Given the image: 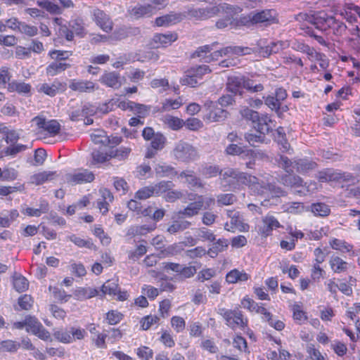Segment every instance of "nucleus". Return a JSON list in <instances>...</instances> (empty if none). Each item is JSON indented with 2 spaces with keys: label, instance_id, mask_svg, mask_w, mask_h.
Here are the masks:
<instances>
[{
  "label": "nucleus",
  "instance_id": "obj_1",
  "mask_svg": "<svg viewBox=\"0 0 360 360\" xmlns=\"http://www.w3.org/2000/svg\"><path fill=\"white\" fill-rule=\"evenodd\" d=\"M240 305L250 313H255L260 315L262 321L266 322L269 326L275 330L281 331L285 328V323L281 320L274 321L273 314L265 307V304L256 302L248 295L244 296L240 300Z\"/></svg>",
  "mask_w": 360,
  "mask_h": 360
},
{
  "label": "nucleus",
  "instance_id": "obj_2",
  "mask_svg": "<svg viewBox=\"0 0 360 360\" xmlns=\"http://www.w3.org/2000/svg\"><path fill=\"white\" fill-rule=\"evenodd\" d=\"M215 6H221L219 12L217 16L224 15V18H219L215 23V26L217 29H224L228 26L231 28H237L238 27L243 26V24L240 23V16L238 18H234V15L240 13L242 8L238 6H233L229 4H219L215 5Z\"/></svg>",
  "mask_w": 360,
  "mask_h": 360
},
{
  "label": "nucleus",
  "instance_id": "obj_3",
  "mask_svg": "<svg viewBox=\"0 0 360 360\" xmlns=\"http://www.w3.org/2000/svg\"><path fill=\"white\" fill-rule=\"evenodd\" d=\"M276 12L274 9H264L253 11L248 15H240V23L243 26L251 27L256 25L268 26L277 22Z\"/></svg>",
  "mask_w": 360,
  "mask_h": 360
},
{
  "label": "nucleus",
  "instance_id": "obj_4",
  "mask_svg": "<svg viewBox=\"0 0 360 360\" xmlns=\"http://www.w3.org/2000/svg\"><path fill=\"white\" fill-rule=\"evenodd\" d=\"M188 199L195 200V202H190L183 210L179 212V214L186 217L198 215L202 209L207 210L215 203V199L212 197L204 198L202 195L193 193L188 195Z\"/></svg>",
  "mask_w": 360,
  "mask_h": 360
},
{
  "label": "nucleus",
  "instance_id": "obj_5",
  "mask_svg": "<svg viewBox=\"0 0 360 360\" xmlns=\"http://www.w3.org/2000/svg\"><path fill=\"white\" fill-rule=\"evenodd\" d=\"M240 113L243 118L252 122L253 127L259 134H266L269 132L271 119L268 114L259 115L258 112L248 107L242 109Z\"/></svg>",
  "mask_w": 360,
  "mask_h": 360
},
{
  "label": "nucleus",
  "instance_id": "obj_6",
  "mask_svg": "<svg viewBox=\"0 0 360 360\" xmlns=\"http://www.w3.org/2000/svg\"><path fill=\"white\" fill-rule=\"evenodd\" d=\"M54 338L63 344L72 343L77 340H82L87 335L84 328L71 326L69 328H59L53 332Z\"/></svg>",
  "mask_w": 360,
  "mask_h": 360
},
{
  "label": "nucleus",
  "instance_id": "obj_7",
  "mask_svg": "<svg viewBox=\"0 0 360 360\" xmlns=\"http://www.w3.org/2000/svg\"><path fill=\"white\" fill-rule=\"evenodd\" d=\"M75 34L83 37L86 34V29L84 20L81 17L72 18L68 21L67 25L58 29V35L64 37L67 41H72Z\"/></svg>",
  "mask_w": 360,
  "mask_h": 360
},
{
  "label": "nucleus",
  "instance_id": "obj_8",
  "mask_svg": "<svg viewBox=\"0 0 360 360\" xmlns=\"http://www.w3.org/2000/svg\"><path fill=\"white\" fill-rule=\"evenodd\" d=\"M221 315L226 324L232 330L240 328L245 330V328H248V319L244 316L243 312L238 308L224 309Z\"/></svg>",
  "mask_w": 360,
  "mask_h": 360
},
{
  "label": "nucleus",
  "instance_id": "obj_9",
  "mask_svg": "<svg viewBox=\"0 0 360 360\" xmlns=\"http://www.w3.org/2000/svg\"><path fill=\"white\" fill-rule=\"evenodd\" d=\"M281 182L285 186L293 188L300 195H306L311 191V186L313 189L316 188L315 181L304 182L303 179L297 175L285 174L281 177Z\"/></svg>",
  "mask_w": 360,
  "mask_h": 360
},
{
  "label": "nucleus",
  "instance_id": "obj_10",
  "mask_svg": "<svg viewBox=\"0 0 360 360\" xmlns=\"http://www.w3.org/2000/svg\"><path fill=\"white\" fill-rule=\"evenodd\" d=\"M333 17V15H329L324 11H319L314 12L311 14L300 13L297 15V19L299 20H305L314 25L316 28L326 31L328 30V26L330 22V20H329L332 19Z\"/></svg>",
  "mask_w": 360,
  "mask_h": 360
},
{
  "label": "nucleus",
  "instance_id": "obj_11",
  "mask_svg": "<svg viewBox=\"0 0 360 360\" xmlns=\"http://www.w3.org/2000/svg\"><path fill=\"white\" fill-rule=\"evenodd\" d=\"M175 158L181 162H190L198 158L196 148L184 141H179L173 149Z\"/></svg>",
  "mask_w": 360,
  "mask_h": 360
},
{
  "label": "nucleus",
  "instance_id": "obj_12",
  "mask_svg": "<svg viewBox=\"0 0 360 360\" xmlns=\"http://www.w3.org/2000/svg\"><path fill=\"white\" fill-rule=\"evenodd\" d=\"M316 178L321 183L330 181H353L354 176L351 173L337 172L333 169H325L319 171Z\"/></svg>",
  "mask_w": 360,
  "mask_h": 360
},
{
  "label": "nucleus",
  "instance_id": "obj_13",
  "mask_svg": "<svg viewBox=\"0 0 360 360\" xmlns=\"http://www.w3.org/2000/svg\"><path fill=\"white\" fill-rule=\"evenodd\" d=\"M32 120L39 133H44L49 136H55L60 133V124L56 120H46L43 117L37 116Z\"/></svg>",
  "mask_w": 360,
  "mask_h": 360
},
{
  "label": "nucleus",
  "instance_id": "obj_14",
  "mask_svg": "<svg viewBox=\"0 0 360 360\" xmlns=\"http://www.w3.org/2000/svg\"><path fill=\"white\" fill-rule=\"evenodd\" d=\"M252 49L248 46H229L221 49L220 50L214 51L210 55V59L206 60V62H210L211 60H218L222 56H244L251 54Z\"/></svg>",
  "mask_w": 360,
  "mask_h": 360
},
{
  "label": "nucleus",
  "instance_id": "obj_15",
  "mask_svg": "<svg viewBox=\"0 0 360 360\" xmlns=\"http://www.w3.org/2000/svg\"><path fill=\"white\" fill-rule=\"evenodd\" d=\"M68 87L71 91L79 94H91L98 89L94 82L77 78L70 79Z\"/></svg>",
  "mask_w": 360,
  "mask_h": 360
},
{
  "label": "nucleus",
  "instance_id": "obj_16",
  "mask_svg": "<svg viewBox=\"0 0 360 360\" xmlns=\"http://www.w3.org/2000/svg\"><path fill=\"white\" fill-rule=\"evenodd\" d=\"M220 7L211 6L205 8H191L186 12V18L194 19L196 20H205L217 15L219 12Z\"/></svg>",
  "mask_w": 360,
  "mask_h": 360
},
{
  "label": "nucleus",
  "instance_id": "obj_17",
  "mask_svg": "<svg viewBox=\"0 0 360 360\" xmlns=\"http://www.w3.org/2000/svg\"><path fill=\"white\" fill-rule=\"evenodd\" d=\"M262 225L258 229V233L262 238H267L272 235L274 230L283 228V225L272 214H267L262 219Z\"/></svg>",
  "mask_w": 360,
  "mask_h": 360
},
{
  "label": "nucleus",
  "instance_id": "obj_18",
  "mask_svg": "<svg viewBox=\"0 0 360 360\" xmlns=\"http://www.w3.org/2000/svg\"><path fill=\"white\" fill-rule=\"evenodd\" d=\"M95 179L94 174L87 169H79L67 175V181L71 185L91 183Z\"/></svg>",
  "mask_w": 360,
  "mask_h": 360
},
{
  "label": "nucleus",
  "instance_id": "obj_19",
  "mask_svg": "<svg viewBox=\"0 0 360 360\" xmlns=\"http://www.w3.org/2000/svg\"><path fill=\"white\" fill-rule=\"evenodd\" d=\"M232 211H229L228 216L231 217L230 225L228 223L224 224V229L230 232H234L238 230L240 232H248L250 225L243 221V219L239 212H236L233 215Z\"/></svg>",
  "mask_w": 360,
  "mask_h": 360
},
{
  "label": "nucleus",
  "instance_id": "obj_20",
  "mask_svg": "<svg viewBox=\"0 0 360 360\" xmlns=\"http://www.w3.org/2000/svg\"><path fill=\"white\" fill-rule=\"evenodd\" d=\"M150 141V146L147 148L145 154V158L148 159L154 158L158 151L165 148L167 141L165 136L161 132H157L155 136Z\"/></svg>",
  "mask_w": 360,
  "mask_h": 360
},
{
  "label": "nucleus",
  "instance_id": "obj_21",
  "mask_svg": "<svg viewBox=\"0 0 360 360\" xmlns=\"http://www.w3.org/2000/svg\"><path fill=\"white\" fill-rule=\"evenodd\" d=\"M339 14L349 23L356 24L357 17L360 18V6L353 2H346L342 5Z\"/></svg>",
  "mask_w": 360,
  "mask_h": 360
},
{
  "label": "nucleus",
  "instance_id": "obj_22",
  "mask_svg": "<svg viewBox=\"0 0 360 360\" xmlns=\"http://www.w3.org/2000/svg\"><path fill=\"white\" fill-rule=\"evenodd\" d=\"M178 39V34L175 32H168L165 34L156 33L153 35L150 45L153 48H165L170 46Z\"/></svg>",
  "mask_w": 360,
  "mask_h": 360
},
{
  "label": "nucleus",
  "instance_id": "obj_23",
  "mask_svg": "<svg viewBox=\"0 0 360 360\" xmlns=\"http://www.w3.org/2000/svg\"><path fill=\"white\" fill-rule=\"evenodd\" d=\"M165 184L166 185V183L158 182L154 185L142 187L135 193L134 197L138 200H146L153 195L160 196V189L164 188Z\"/></svg>",
  "mask_w": 360,
  "mask_h": 360
},
{
  "label": "nucleus",
  "instance_id": "obj_24",
  "mask_svg": "<svg viewBox=\"0 0 360 360\" xmlns=\"http://www.w3.org/2000/svg\"><path fill=\"white\" fill-rule=\"evenodd\" d=\"M153 13V7L150 4H137L127 9L128 15L134 20L149 18Z\"/></svg>",
  "mask_w": 360,
  "mask_h": 360
},
{
  "label": "nucleus",
  "instance_id": "obj_25",
  "mask_svg": "<svg viewBox=\"0 0 360 360\" xmlns=\"http://www.w3.org/2000/svg\"><path fill=\"white\" fill-rule=\"evenodd\" d=\"M93 20L104 32H109L112 31L113 23L109 15L103 10L95 8L92 12Z\"/></svg>",
  "mask_w": 360,
  "mask_h": 360
},
{
  "label": "nucleus",
  "instance_id": "obj_26",
  "mask_svg": "<svg viewBox=\"0 0 360 360\" xmlns=\"http://www.w3.org/2000/svg\"><path fill=\"white\" fill-rule=\"evenodd\" d=\"M207 107L208 112L205 116L207 121L219 122L224 120L227 115V111L218 106V104L212 101H210L205 104Z\"/></svg>",
  "mask_w": 360,
  "mask_h": 360
},
{
  "label": "nucleus",
  "instance_id": "obj_27",
  "mask_svg": "<svg viewBox=\"0 0 360 360\" xmlns=\"http://www.w3.org/2000/svg\"><path fill=\"white\" fill-rule=\"evenodd\" d=\"M186 15L181 13L170 12L155 18V24L158 27H169L182 21Z\"/></svg>",
  "mask_w": 360,
  "mask_h": 360
},
{
  "label": "nucleus",
  "instance_id": "obj_28",
  "mask_svg": "<svg viewBox=\"0 0 360 360\" xmlns=\"http://www.w3.org/2000/svg\"><path fill=\"white\" fill-rule=\"evenodd\" d=\"M99 193L101 198L97 200L96 207L103 215H105L109 212V205L114 200V196L106 188L99 189Z\"/></svg>",
  "mask_w": 360,
  "mask_h": 360
},
{
  "label": "nucleus",
  "instance_id": "obj_29",
  "mask_svg": "<svg viewBox=\"0 0 360 360\" xmlns=\"http://www.w3.org/2000/svg\"><path fill=\"white\" fill-rule=\"evenodd\" d=\"M99 81L103 85L114 89H117L122 86L120 75L115 71H105L101 76Z\"/></svg>",
  "mask_w": 360,
  "mask_h": 360
},
{
  "label": "nucleus",
  "instance_id": "obj_30",
  "mask_svg": "<svg viewBox=\"0 0 360 360\" xmlns=\"http://www.w3.org/2000/svg\"><path fill=\"white\" fill-rule=\"evenodd\" d=\"M65 89V84L58 79H55L51 84L42 83L37 87L39 93L44 94L51 97L55 96L59 90L64 91Z\"/></svg>",
  "mask_w": 360,
  "mask_h": 360
},
{
  "label": "nucleus",
  "instance_id": "obj_31",
  "mask_svg": "<svg viewBox=\"0 0 360 360\" xmlns=\"http://www.w3.org/2000/svg\"><path fill=\"white\" fill-rule=\"evenodd\" d=\"M160 182L166 183L164 188L160 189L161 195L167 202H173L182 197V193L178 190H174V184L171 181H161Z\"/></svg>",
  "mask_w": 360,
  "mask_h": 360
},
{
  "label": "nucleus",
  "instance_id": "obj_32",
  "mask_svg": "<svg viewBox=\"0 0 360 360\" xmlns=\"http://www.w3.org/2000/svg\"><path fill=\"white\" fill-rule=\"evenodd\" d=\"M98 292L94 288L77 287L73 290L72 297L76 300L82 301L98 295Z\"/></svg>",
  "mask_w": 360,
  "mask_h": 360
},
{
  "label": "nucleus",
  "instance_id": "obj_33",
  "mask_svg": "<svg viewBox=\"0 0 360 360\" xmlns=\"http://www.w3.org/2000/svg\"><path fill=\"white\" fill-rule=\"evenodd\" d=\"M238 172V171L231 168L224 170L221 177L222 186L228 187L229 189L236 188Z\"/></svg>",
  "mask_w": 360,
  "mask_h": 360
},
{
  "label": "nucleus",
  "instance_id": "obj_34",
  "mask_svg": "<svg viewBox=\"0 0 360 360\" xmlns=\"http://www.w3.org/2000/svg\"><path fill=\"white\" fill-rule=\"evenodd\" d=\"M251 276L245 271H240L238 269H233L229 271L225 276L226 283L234 284L238 282H245L250 279Z\"/></svg>",
  "mask_w": 360,
  "mask_h": 360
},
{
  "label": "nucleus",
  "instance_id": "obj_35",
  "mask_svg": "<svg viewBox=\"0 0 360 360\" xmlns=\"http://www.w3.org/2000/svg\"><path fill=\"white\" fill-rule=\"evenodd\" d=\"M7 89L8 91L11 93L16 92L19 94L29 96L31 93L32 86L24 82L13 80L8 82Z\"/></svg>",
  "mask_w": 360,
  "mask_h": 360
},
{
  "label": "nucleus",
  "instance_id": "obj_36",
  "mask_svg": "<svg viewBox=\"0 0 360 360\" xmlns=\"http://www.w3.org/2000/svg\"><path fill=\"white\" fill-rule=\"evenodd\" d=\"M71 65L65 62L53 61L50 63L46 68V75L48 77L56 76L67 69L70 68Z\"/></svg>",
  "mask_w": 360,
  "mask_h": 360
},
{
  "label": "nucleus",
  "instance_id": "obj_37",
  "mask_svg": "<svg viewBox=\"0 0 360 360\" xmlns=\"http://www.w3.org/2000/svg\"><path fill=\"white\" fill-rule=\"evenodd\" d=\"M330 20V22L328 26V30H331L333 35L337 37H341L347 34V27L345 22L336 19L334 16Z\"/></svg>",
  "mask_w": 360,
  "mask_h": 360
},
{
  "label": "nucleus",
  "instance_id": "obj_38",
  "mask_svg": "<svg viewBox=\"0 0 360 360\" xmlns=\"http://www.w3.org/2000/svg\"><path fill=\"white\" fill-rule=\"evenodd\" d=\"M330 247L342 254L349 253L353 250L354 246L352 244L347 243L345 240L333 238L329 240Z\"/></svg>",
  "mask_w": 360,
  "mask_h": 360
},
{
  "label": "nucleus",
  "instance_id": "obj_39",
  "mask_svg": "<svg viewBox=\"0 0 360 360\" xmlns=\"http://www.w3.org/2000/svg\"><path fill=\"white\" fill-rule=\"evenodd\" d=\"M68 239L73 243L78 248H85L89 250H96L97 249L96 245L94 243L91 238H82L76 234H71L68 236Z\"/></svg>",
  "mask_w": 360,
  "mask_h": 360
},
{
  "label": "nucleus",
  "instance_id": "obj_40",
  "mask_svg": "<svg viewBox=\"0 0 360 360\" xmlns=\"http://www.w3.org/2000/svg\"><path fill=\"white\" fill-rule=\"evenodd\" d=\"M244 76H231L228 77L226 89L229 91L236 94L243 89Z\"/></svg>",
  "mask_w": 360,
  "mask_h": 360
},
{
  "label": "nucleus",
  "instance_id": "obj_41",
  "mask_svg": "<svg viewBox=\"0 0 360 360\" xmlns=\"http://www.w3.org/2000/svg\"><path fill=\"white\" fill-rule=\"evenodd\" d=\"M229 246L228 240L226 238H219L213 243L212 247L207 250V255L212 257H216L220 252H224Z\"/></svg>",
  "mask_w": 360,
  "mask_h": 360
},
{
  "label": "nucleus",
  "instance_id": "obj_42",
  "mask_svg": "<svg viewBox=\"0 0 360 360\" xmlns=\"http://www.w3.org/2000/svg\"><path fill=\"white\" fill-rule=\"evenodd\" d=\"M329 265L335 274L345 273L348 269V263L339 256H332L329 260Z\"/></svg>",
  "mask_w": 360,
  "mask_h": 360
},
{
  "label": "nucleus",
  "instance_id": "obj_43",
  "mask_svg": "<svg viewBox=\"0 0 360 360\" xmlns=\"http://www.w3.org/2000/svg\"><path fill=\"white\" fill-rule=\"evenodd\" d=\"M56 176V172L44 171L34 174L31 176L30 181L32 184L38 186L53 180Z\"/></svg>",
  "mask_w": 360,
  "mask_h": 360
},
{
  "label": "nucleus",
  "instance_id": "obj_44",
  "mask_svg": "<svg viewBox=\"0 0 360 360\" xmlns=\"http://www.w3.org/2000/svg\"><path fill=\"white\" fill-rule=\"evenodd\" d=\"M275 141L279 146V149L283 153H288L291 150L290 144L288 141L285 133L284 132L283 128L279 127L276 129V135L275 136Z\"/></svg>",
  "mask_w": 360,
  "mask_h": 360
},
{
  "label": "nucleus",
  "instance_id": "obj_45",
  "mask_svg": "<svg viewBox=\"0 0 360 360\" xmlns=\"http://www.w3.org/2000/svg\"><path fill=\"white\" fill-rule=\"evenodd\" d=\"M293 319L299 324H302L308 320L307 312L303 310L301 303L295 302L291 307Z\"/></svg>",
  "mask_w": 360,
  "mask_h": 360
},
{
  "label": "nucleus",
  "instance_id": "obj_46",
  "mask_svg": "<svg viewBox=\"0 0 360 360\" xmlns=\"http://www.w3.org/2000/svg\"><path fill=\"white\" fill-rule=\"evenodd\" d=\"M184 250L183 243H174L167 248L160 250L159 255L162 257H168L176 255Z\"/></svg>",
  "mask_w": 360,
  "mask_h": 360
},
{
  "label": "nucleus",
  "instance_id": "obj_47",
  "mask_svg": "<svg viewBox=\"0 0 360 360\" xmlns=\"http://www.w3.org/2000/svg\"><path fill=\"white\" fill-rule=\"evenodd\" d=\"M295 166L297 172L304 174L314 169L317 167V164L307 159H298L295 161Z\"/></svg>",
  "mask_w": 360,
  "mask_h": 360
},
{
  "label": "nucleus",
  "instance_id": "obj_48",
  "mask_svg": "<svg viewBox=\"0 0 360 360\" xmlns=\"http://www.w3.org/2000/svg\"><path fill=\"white\" fill-rule=\"evenodd\" d=\"M310 210L316 217H326L330 214V206L324 202L312 203Z\"/></svg>",
  "mask_w": 360,
  "mask_h": 360
},
{
  "label": "nucleus",
  "instance_id": "obj_49",
  "mask_svg": "<svg viewBox=\"0 0 360 360\" xmlns=\"http://www.w3.org/2000/svg\"><path fill=\"white\" fill-rule=\"evenodd\" d=\"M49 290L52 293L53 298L60 303H65L72 297L71 294H68L63 289L58 286L49 285Z\"/></svg>",
  "mask_w": 360,
  "mask_h": 360
},
{
  "label": "nucleus",
  "instance_id": "obj_50",
  "mask_svg": "<svg viewBox=\"0 0 360 360\" xmlns=\"http://www.w3.org/2000/svg\"><path fill=\"white\" fill-rule=\"evenodd\" d=\"M119 288L117 280L109 279L102 285L101 291L102 292L103 296L105 295L115 296Z\"/></svg>",
  "mask_w": 360,
  "mask_h": 360
},
{
  "label": "nucleus",
  "instance_id": "obj_51",
  "mask_svg": "<svg viewBox=\"0 0 360 360\" xmlns=\"http://www.w3.org/2000/svg\"><path fill=\"white\" fill-rule=\"evenodd\" d=\"M141 244L138 245L135 250L128 252V259L131 261H137L147 252L146 241L141 240Z\"/></svg>",
  "mask_w": 360,
  "mask_h": 360
},
{
  "label": "nucleus",
  "instance_id": "obj_52",
  "mask_svg": "<svg viewBox=\"0 0 360 360\" xmlns=\"http://www.w3.org/2000/svg\"><path fill=\"white\" fill-rule=\"evenodd\" d=\"M18 172L13 167H6L3 169L0 167V181H13L17 179Z\"/></svg>",
  "mask_w": 360,
  "mask_h": 360
},
{
  "label": "nucleus",
  "instance_id": "obj_53",
  "mask_svg": "<svg viewBox=\"0 0 360 360\" xmlns=\"http://www.w3.org/2000/svg\"><path fill=\"white\" fill-rule=\"evenodd\" d=\"M124 317V314L118 310L111 309L105 314V321L108 325L114 326L118 324Z\"/></svg>",
  "mask_w": 360,
  "mask_h": 360
},
{
  "label": "nucleus",
  "instance_id": "obj_54",
  "mask_svg": "<svg viewBox=\"0 0 360 360\" xmlns=\"http://www.w3.org/2000/svg\"><path fill=\"white\" fill-rule=\"evenodd\" d=\"M131 152L130 147L121 146L119 148L110 150V158H116L118 160H126Z\"/></svg>",
  "mask_w": 360,
  "mask_h": 360
},
{
  "label": "nucleus",
  "instance_id": "obj_55",
  "mask_svg": "<svg viewBox=\"0 0 360 360\" xmlns=\"http://www.w3.org/2000/svg\"><path fill=\"white\" fill-rule=\"evenodd\" d=\"M191 223L186 220H174L168 226L167 231L171 234L184 231L190 227Z\"/></svg>",
  "mask_w": 360,
  "mask_h": 360
},
{
  "label": "nucleus",
  "instance_id": "obj_56",
  "mask_svg": "<svg viewBox=\"0 0 360 360\" xmlns=\"http://www.w3.org/2000/svg\"><path fill=\"white\" fill-rule=\"evenodd\" d=\"M160 317L158 315H146L140 320V327L143 330H149L152 326L159 324Z\"/></svg>",
  "mask_w": 360,
  "mask_h": 360
},
{
  "label": "nucleus",
  "instance_id": "obj_57",
  "mask_svg": "<svg viewBox=\"0 0 360 360\" xmlns=\"http://www.w3.org/2000/svg\"><path fill=\"white\" fill-rule=\"evenodd\" d=\"M307 356L304 360H325L326 357L321 354L314 344H309L306 347Z\"/></svg>",
  "mask_w": 360,
  "mask_h": 360
},
{
  "label": "nucleus",
  "instance_id": "obj_58",
  "mask_svg": "<svg viewBox=\"0 0 360 360\" xmlns=\"http://www.w3.org/2000/svg\"><path fill=\"white\" fill-rule=\"evenodd\" d=\"M163 122L168 127L174 131L179 130L184 125V121L182 119L172 115L165 116Z\"/></svg>",
  "mask_w": 360,
  "mask_h": 360
},
{
  "label": "nucleus",
  "instance_id": "obj_59",
  "mask_svg": "<svg viewBox=\"0 0 360 360\" xmlns=\"http://www.w3.org/2000/svg\"><path fill=\"white\" fill-rule=\"evenodd\" d=\"M249 188L257 195H264L271 190L269 184L260 183L259 179L255 176V181H252Z\"/></svg>",
  "mask_w": 360,
  "mask_h": 360
},
{
  "label": "nucleus",
  "instance_id": "obj_60",
  "mask_svg": "<svg viewBox=\"0 0 360 360\" xmlns=\"http://www.w3.org/2000/svg\"><path fill=\"white\" fill-rule=\"evenodd\" d=\"M155 171L156 174L160 177L174 176L177 174L175 169L171 165L167 164L156 165Z\"/></svg>",
  "mask_w": 360,
  "mask_h": 360
},
{
  "label": "nucleus",
  "instance_id": "obj_61",
  "mask_svg": "<svg viewBox=\"0 0 360 360\" xmlns=\"http://www.w3.org/2000/svg\"><path fill=\"white\" fill-rule=\"evenodd\" d=\"M48 55L56 61L63 62L72 55V51L52 49L49 51Z\"/></svg>",
  "mask_w": 360,
  "mask_h": 360
},
{
  "label": "nucleus",
  "instance_id": "obj_62",
  "mask_svg": "<svg viewBox=\"0 0 360 360\" xmlns=\"http://www.w3.org/2000/svg\"><path fill=\"white\" fill-rule=\"evenodd\" d=\"M37 4L39 7L46 9L51 14H61L63 12L60 7L49 0L37 1Z\"/></svg>",
  "mask_w": 360,
  "mask_h": 360
},
{
  "label": "nucleus",
  "instance_id": "obj_63",
  "mask_svg": "<svg viewBox=\"0 0 360 360\" xmlns=\"http://www.w3.org/2000/svg\"><path fill=\"white\" fill-rule=\"evenodd\" d=\"M160 342L168 348H172L175 346V340L170 330H162L161 335L159 338Z\"/></svg>",
  "mask_w": 360,
  "mask_h": 360
},
{
  "label": "nucleus",
  "instance_id": "obj_64",
  "mask_svg": "<svg viewBox=\"0 0 360 360\" xmlns=\"http://www.w3.org/2000/svg\"><path fill=\"white\" fill-rule=\"evenodd\" d=\"M135 353L140 360H151L153 357V350L146 345H141L136 349Z\"/></svg>",
  "mask_w": 360,
  "mask_h": 360
}]
</instances>
